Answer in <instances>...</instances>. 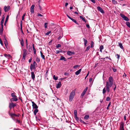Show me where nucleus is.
Segmentation results:
<instances>
[{"label": "nucleus", "mask_w": 130, "mask_h": 130, "mask_svg": "<svg viewBox=\"0 0 130 130\" xmlns=\"http://www.w3.org/2000/svg\"><path fill=\"white\" fill-rule=\"evenodd\" d=\"M64 75L66 76H68L69 75V73L65 72L64 73Z\"/></svg>", "instance_id": "52"}, {"label": "nucleus", "mask_w": 130, "mask_h": 130, "mask_svg": "<svg viewBox=\"0 0 130 130\" xmlns=\"http://www.w3.org/2000/svg\"><path fill=\"white\" fill-rule=\"evenodd\" d=\"M81 69H79V70L77 71L75 73V74L76 75H78L80 73L81 71Z\"/></svg>", "instance_id": "23"}, {"label": "nucleus", "mask_w": 130, "mask_h": 130, "mask_svg": "<svg viewBox=\"0 0 130 130\" xmlns=\"http://www.w3.org/2000/svg\"><path fill=\"white\" fill-rule=\"evenodd\" d=\"M124 123L123 122H121L120 123V130H124Z\"/></svg>", "instance_id": "6"}, {"label": "nucleus", "mask_w": 130, "mask_h": 130, "mask_svg": "<svg viewBox=\"0 0 130 130\" xmlns=\"http://www.w3.org/2000/svg\"><path fill=\"white\" fill-rule=\"evenodd\" d=\"M39 7L40 10H41V8L39 5Z\"/></svg>", "instance_id": "62"}, {"label": "nucleus", "mask_w": 130, "mask_h": 130, "mask_svg": "<svg viewBox=\"0 0 130 130\" xmlns=\"http://www.w3.org/2000/svg\"><path fill=\"white\" fill-rule=\"evenodd\" d=\"M36 61L38 63L40 61L39 58L38 57H37L36 59Z\"/></svg>", "instance_id": "34"}, {"label": "nucleus", "mask_w": 130, "mask_h": 130, "mask_svg": "<svg viewBox=\"0 0 130 130\" xmlns=\"http://www.w3.org/2000/svg\"><path fill=\"white\" fill-rule=\"evenodd\" d=\"M86 26L88 28H89L90 27V26L89 25L87 24L86 25Z\"/></svg>", "instance_id": "61"}, {"label": "nucleus", "mask_w": 130, "mask_h": 130, "mask_svg": "<svg viewBox=\"0 0 130 130\" xmlns=\"http://www.w3.org/2000/svg\"><path fill=\"white\" fill-rule=\"evenodd\" d=\"M35 7V5H33L31 7V13H33L34 12V9Z\"/></svg>", "instance_id": "15"}, {"label": "nucleus", "mask_w": 130, "mask_h": 130, "mask_svg": "<svg viewBox=\"0 0 130 130\" xmlns=\"http://www.w3.org/2000/svg\"><path fill=\"white\" fill-rule=\"evenodd\" d=\"M33 65L36 68L37 66V64L36 62L35 61H34L33 63Z\"/></svg>", "instance_id": "33"}, {"label": "nucleus", "mask_w": 130, "mask_h": 130, "mask_svg": "<svg viewBox=\"0 0 130 130\" xmlns=\"http://www.w3.org/2000/svg\"><path fill=\"white\" fill-rule=\"evenodd\" d=\"M36 67L32 64H31L30 66V69L31 71H32L33 69H35Z\"/></svg>", "instance_id": "19"}, {"label": "nucleus", "mask_w": 130, "mask_h": 130, "mask_svg": "<svg viewBox=\"0 0 130 130\" xmlns=\"http://www.w3.org/2000/svg\"><path fill=\"white\" fill-rule=\"evenodd\" d=\"M41 57L44 60H45V56L44 55H41Z\"/></svg>", "instance_id": "48"}, {"label": "nucleus", "mask_w": 130, "mask_h": 130, "mask_svg": "<svg viewBox=\"0 0 130 130\" xmlns=\"http://www.w3.org/2000/svg\"><path fill=\"white\" fill-rule=\"evenodd\" d=\"M12 119L14 121L15 120V118L13 117H11Z\"/></svg>", "instance_id": "64"}, {"label": "nucleus", "mask_w": 130, "mask_h": 130, "mask_svg": "<svg viewBox=\"0 0 130 130\" xmlns=\"http://www.w3.org/2000/svg\"><path fill=\"white\" fill-rule=\"evenodd\" d=\"M124 121H125L126 120V117L125 116H124Z\"/></svg>", "instance_id": "59"}, {"label": "nucleus", "mask_w": 130, "mask_h": 130, "mask_svg": "<svg viewBox=\"0 0 130 130\" xmlns=\"http://www.w3.org/2000/svg\"><path fill=\"white\" fill-rule=\"evenodd\" d=\"M116 55L117 56V58L119 59V58H120V55L119 54H116Z\"/></svg>", "instance_id": "50"}, {"label": "nucleus", "mask_w": 130, "mask_h": 130, "mask_svg": "<svg viewBox=\"0 0 130 130\" xmlns=\"http://www.w3.org/2000/svg\"><path fill=\"white\" fill-rule=\"evenodd\" d=\"M31 60H32L31 58V57L30 58L29 60L28 61H29V62H31Z\"/></svg>", "instance_id": "60"}, {"label": "nucleus", "mask_w": 130, "mask_h": 130, "mask_svg": "<svg viewBox=\"0 0 130 130\" xmlns=\"http://www.w3.org/2000/svg\"><path fill=\"white\" fill-rule=\"evenodd\" d=\"M88 89V87H87L85 89H84V90L83 91V92L82 93L81 96L80 97L82 98L83 97V96H84L85 94L86 93V91H87V90Z\"/></svg>", "instance_id": "5"}, {"label": "nucleus", "mask_w": 130, "mask_h": 130, "mask_svg": "<svg viewBox=\"0 0 130 130\" xmlns=\"http://www.w3.org/2000/svg\"><path fill=\"white\" fill-rule=\"evenodd\" d=\"M51 31H50L47 32V33H46V35H48L50 34L51 33Z\"/></svg>", "instance_id": "49"}, {"label": "nucleus", "mask_w": 130, "mask_h": 130, "mask_svg": "<svg viewBox=\"0 0 130 130\" xmlns=\"http://www.w3.org/2000/svg\"><path fill=\"white\" fill-rule=\"evenodd\" d=\"M20 41V43L22 46H24V42L23 39H22L21 40H19Z\"/></svg>", "instance_id": "22"}, {"label": "nucleus", "mask_w": 130, "mask_h": 130, "mask_svg": "<svg viewBox=\"0 0 130 130\" xmlns=\"http://www.w3.org/2000/svg\"><path fill=\"white\" fill-rule=\"evenodd\" d=\"M38 111V110L37 109H36L34 110V115H36V114L37 113Z\"/></svg>", "instance_id": "24"}, {"label": "nucleus", "mask_w": 130, "mask_h": 130, "mask_svg": "<svg viewBox=\"0 0 130 130\" xmlns=\"http://www.w3.org/2000/svg\"><path fill=\"white\" fill-rule=\"evenodd\" d=\"M48 24L46 22L44 23V26L45 28H46L47 27V24Z\"/></svg>", "instance_id": "41"}, {"label": "nucleus", "mask_w": 130, "mask_h": 130, "mask_svg": "<svg viewBox=\"0 0 130 130\" xmlns=\"http://www.w3.org/2000/svg\"><path fill=\"white\" fill-rule=\"evenodd\" d=\"M90 46H88L87 47L86 49V50L85 51H87L89 50V49L90 48Z\"/></svg>", "instance_id": "38"}, {"label": "nucleus", "mask_w": 130, "mask_h": 130, "mask_svg": "<svg viewBox=\"0 0 130 130\" xmlns=\"http://www.w3.org/2000/svg\"><path fill=\"white\" fill-rule=\"evenodd\" d=\"M110 98L109 97H108L106 98V100L107 101H109L110 100Z\"/></svg>", "instance_id": "43"}, {"label": "nucleus", "mask_w": 130, "mask_h": 130, "mask_svg": "<svg viewBox=\"0 0 130 130\" xmlns=\"http://www.w3.org/2000/svg\"><path fill=\"white\" fill-rule=\"evenodd\" d=\"M25 13L23 15V16H22V20H24V17L25 16Z\"/></svg>", "instance_id": "46"}, {"label": "nucleus", "mask_w": 130, "mask_h": 130, "mask_svg": "<svg viewBox=\"0 0 130 130\" xmlns=\"http://www.w3.org/2000/svg\"><path fill=\"white\" fill-rule=\"evenodd\" d=\"M104 48L103 46L102 45H101L100 47V49L103 50Z\"/></svg>", "instance_id": "47"}, {"label": "nucleus", "mask_w": 130, "mask_h": 130, "mask_svg": "<svg viewBox=\"0 0 130 130\" xmlns=\"http://www.w3.org/2000/svg\"><path fill=\"white\" fill-rule=\"evenodd\" d=\"M31 102L32 104L33 108L35 109H37L38 108V107L37 105L33 101H32Z\"/></svg>", "instance_id": "10"}, {"label": "nucleus", "mask_w": 130, "mask_h": 130, "mask_svg": "<svg viewBox=\"0 0 130 130\" xmlns=\"http://www.w3.org/2000/svg\"><path fill=\"white\" fill-rule=\"evenodd\" d=\"M31 77L33 80L35 78V75L34 72H31Z\"/></svg>", "instance_id": "17"}, {"label": "nucleus", "mask_w": 130, "mask_h": 130, "mask_svg": "<svg viewBox=\"0 0 130 130\" xmlns=\"http://www.w3.org/2000/svg\"><path fill=\"white\" fill-rule=\"evenodd\" d=\"M60 60H64L65 61L66 60V59L63 56H61V58L60 59Z\"/></svg>", "instance_id": "26"}, {"label": "nucleus", "mask_w": 130, "mask_h": 130, "mask_svg": "<svg viewBox=\"0 0 130 130\" xmlns=\"http://www.w3.org/2000/svg\"><path fill=\"white\" fill-rule=\"evenodd\" d=\"M67 54L69 56L72 55H74L75 53L74 52H72L69 51H68L67 53Z\"/></svg>", "instance_id": "13"}, {"label": "nucleus", "mask_w": 130, "mask_h": 130, "mask_svg": "<svg viewBox=\"0 0 130 130\" xmlns=\"http://www.w3.org/2000/svg\"><path fill=\"white\" fill-rule=\"evenodd\" d=\"M94 44V42L93 41H92L91 42V47L92 48L93 47Z\"/></svg>", "instance_id": "40"}, {"label": "nucleus", "mask_w": 130, "mask_h": 130, "mask_svg": "<svg viewBox=\"0 0 130 130\" xmlns=\"http://www.w3.org/2000/svg\"><path fill=\"white\" fill-rule=\"evenodd\" d=\"M20 26H21V29L22 31V32H23L22 30V21H20Z\"/></svg>", "instance_id": "36"}, {"label": "nucleus", "mask_w": 130, "mask_h": 130, "mask_svg": "<svg viewBox=\"0 0 130 130\" xmlns=\"http://www.w3.org/2000/svg\"><path fill=\"white\" fill-rule=\"evenodd\" d=\"M9 115L11 117H13V116L19 117V115H16L14 113H10L9 111L8 112Z\"/></svg>", "instance_id": "12"}, {"label": "nucleus", "mask_w": 130, "mask_h": 130, "mask_svg": "<svg viewBox=\"0 0 130 130\" xmlns=\"http://www.w3.org/2000/svg\"><path fill=\"white\" fill-rule=\"evenodd\" d=\"M112 3L114 4H117V2L115 0H112Z\"/></svg>", "instance_id": "39"}, {"label": "nucleus", "mask_w": 130, "mask_h": 130, "mask_svg": "<svg viewBox=\"0 0 130 130\" xmlns=\"http://www.w3.org/2000/svg\"><path fill=\"white\" fill-rule=\"evenodd\" d=\"M11 95L12 97H17L15 95L14 93H12L11 94Z\"/></svg>", "instance_id": "37"}, {"label": "nucleus", "mask_w": 130, "mask_h": 130, "mask_svg": "<svg viewBox=\"0 0 130 130\" xmlns=\"http://www.w3.org/2000/svg\"><path fill=\"white\" fill-rule=\"evenodd\" d=\"M4 56L7 58L8 59H10L11 58V56L9 54H5L4 55Z\"/></svg>", "instance_id": "14"}, {"label": "nucleus", "mask_w": 130, "mask_h": 130, "mask_svg": "<svg viewBox=\"0 0 130 130\" xmlns=\"http://www.w3.org/2000/svg\"><path fill=\"white\" fill-rule=\"evenodd\" d=\"M16 105L15 104H14L13 103L11 102V103H9V107L10 110L11 108L15 107Z\"/></svg>", "instance_id": "9"}, {"label": "nucleus", "mask_w": 130, "mask_h": 130, "mask_svg": "<svg viewBox=\"0 0 130 130\" xmlns=\"http://www.w3.org/2000/svg\"><path fill=\"white\" fill-rule=\"evenodd\" d=\"M61 86V84L60 82H59V83L57 84L56 88H60Z\"/></svg>", "instance_id": "18"}, {"label": "nucleus", "mask_w": 130, "mask_h": 130, "mask_svg": "<svg viewBox=\"0 0 130 130\" xmlns=\"http://www.w3.org/2000/svg\"><path fill=\"white\" fill-rule=\"evenodd\" d=\"M126 24L128 27L130 28V23L129 22H126Z\"/></svg>", "instance_id": "30"}, {"label": "nucleus", "mask_w": 130, "mask_h": 130, "mask_svg": "<svg viewBox=\"0 0 130 130\" xmlns=\"http://www.w3.org/2000/svg\"><path fill=\"white\" fill-rule=\"evenodd\" d=\"M120 16L124 20L128 21L129 20V19L126 16H125L124 14L122 13L120 14Z\"/></svg>", "instance_id": "4"}, {"label": "nucleus", "mask_w": 130, "mask_h": 130, "mask_svg": "<svg viewBox=\"0 0 130 130\" xmlns=\"http://www.w3.org/2000/svg\"><path fill=\"white\" fill-rule=\"evenodd\" d=\"M2 14V9L0 8V16H1Z\"/></svg>", "instance_id": "56"}, {"label": "nucleus", "mask_w": 130, "mask_h": 130, "mask_svg": "<svg viewBox=\"0 0 130 130\" xmlns=\"http://www.w3.org/2000/svg\"><path fill=\"white\" fill-rule=\"evenodd\" d=\"M83 40L84 42L85 46H87L86 44L87 43L88 41L87 40L85 39L84 38L83 39Z\"/></svg>", "instance_id": "20"}, {"label": "nucleus", "mask_w": 130, "mask_h": 130, "mask_svg": "<svg viewBox=\"0 0 130 130\" xmlns=\"http://www.w3.org/2000/svg\"><path fill=\"white\" fill-rule=\"evenodd\" d=\"M113 83V79L112 77L110 76L108 79V81L106 82V84L105 87L103 90V93L104 94L106 91L108 92H109L110 91V88L112 86Z\"/></svg>", "instance_id": "1"}, {"label": "nucleus", "mask_w": 130, "mask_h": 130, "mask_svg": "<svg viewBox=\"0 0 130 130\" xmlns=\"http://www.w3.org/2000/svg\"><path fill=\"white\" fill-rule=\"evenodd\" d=\"M61 45H60V44H57V45L56 46V47L57 48H59V47H61Z\"/></svg>", "instance_id": "42"}, {"label": "nucleus", "mask_w": 130, "mask_h": 130, "mask_svg": "<svg viewBox=\"0 0 130 130\" xmlns=\"http://www.w3.org/2000/svg\"><path fill=\"white\" fill-rule=\"evenodd\" d=\"M118 45L122 49H123V47L122 45V43L121 42H119L118 43Z\"/></svg>", "instance_id": "21"}, {"label": "nucleus", "mask_w": 130, "mask_h": 130, "mask_svg": "<svg viewBox=\"0 0 130 130\" xmlns=\"http://www.w3.org/2000/svg\"><path fill=\"white\" fill-rule=\"evenodd\" d=\"M0 43L2 45L3 44V43H2V42L1 39H0Z\"/></svg>", "instance_id": "53"}, {"label": "nucleus", "mask_w": 130, "mask_h": 130, "mask_svg": "<svg viewBox=\"0 0 130 130\" xmlns=\"http://www.w3.org/2000/svg\"><path fill=\"white\" fill-rule=\"evenodd\" d=\"M97 9L98 10L100 11L102 13H104V12L103 9L100 7L98 6L97 7Z\"/></svg>", "instance_id": "8"}, {"label": "nucleus", "mask_w": 130, "mask_h": 130, "mask_svg": "<svg viewBox=\"0 0 130 130\" xmlns=\"http://www.w3.org/2000/svg\"><path fill=\"white\" fill-rule=\"evenodd\" d=\"M110 104H111V102H110L109 103V104H108V106H107V109H109V107L110 106Z\"/></svg>", "instance_id": "44"}, {"label": "nucleus", "mask_w": 130, "mask_h": 130, "mask_svg": "<svg viewBox=\"0 0 130 130\" xmlns=\"http://www.w3.org/2000/svg\"><path fill=\"white\" fill-rule=\"evenodd\" d=\"M9 17V16L8 15H7V16L6 18V20H5V23L4 24V25H6V23L7 21L8 20V19Z\"/></svg>", "instance_id": "28"}, {"label": "nucleus", "mask_w": 130, "mask_h": 130, "mask_svg": "<svg viewBox=\"0 0 130 130\" xmlns=\"http://www.w3.org/2000/svg\"><path fill=\"white\" fill-rule=\"evenodd\" d=\"M67 16L70 19H71V20H72L73 22H74L76 24L78 25L79 24L76 21V20L73 19L71 17H70L68 15H67Z\"/></svg>", "instance_id": "11"}, {"label": "nucleus", "mask_w": 130, "mask_h": 130, "mask_svg": "<svg viewBox=\"0 0 130 130\" xmlns=\"http://www.w3.org/2000/svg\"><path fill=\"white\" fill-rule=\"evenodd\" d=\"M75 95V91L74 90H73L70 93L69 97V100L70 102L72 101L74 98Z\"/></svg>", "instance_id": "2"}, {"label": "nucleus", "mask_w": 130, "mask_h": 130, "mask_svg": "<svg viewBox=\"0 0 130 130\" xmlns=\"http://www.w3.org/2000/svg\"><path fill=\"white\" fill-rule=\"evenodd\" d=\"M93 3H95V0H90Z\"/></svg>", "instance_id": "58"}, {"label": "nucleus", "mask_w": 130, "mask_h": 130, "mask_svg": "<svg viewBox=\"0 0 130 130\" xmlns=\"http://www.w3.org/2000/svg\"><path fill=\"white\" fill-rule=\"evenodd\" d=\"M4 17H3L1 23V27L2 28H3V23L4 22Z\"/></svg>", "instance_id": "16"}, {"label": "nucleus", "mask_w": 130, "mask_h": 130, "mask_svg": "<svg viewBox=\"0 0 130 130\" xmlns=\"http://www.w3.org/2000/svg\"><path fill=\"white\" fill-rule=\"evenodd\" d=\"M4 43L6 46V45H8V43L7 42V41L6 40L4 41Z\"/></svg>", "instance_id": "45"}, {"label": "nucleus", "mask_w": 130, "mask_h": 130, "mask_svg": "<svg viewBox=\"0 0 130 130\" xmlns=\"http://www.w3.org/2000/svg\"><path fill=\"white\" fill-rule=\"evenodd\" d=\"M62 37H61L60 35L58 38V39H61Z\"/></svg>", "instance_id": "63"}, {"label": "nucleus", "mask_w": 130, "mask_h": 130, "mask_svg": "<svg viewBox=\"0 0 130 130\" xmlns=\"http://www.w3.org/2000/svg\"><path fill=\"white\" fill-rule=\"evenodd\" d=\"M16 121L18 123H20V121L19 120H18L17 119H16Z\"/></svg>", "instance_id": "55"}, {"label": "nucleus", "mask_w": 130, "mask_h": 130, "mask_svg": "<svg viewBox=\"0 0 130 130\" xmlns=\"http://www.w3.org/2000/svg\"><path fill=\"white\" fill-rule=\"evenodd\" d=\"M38 16H40V17H42L43 16V15L39 13L38 14Z\"/></svg>", "instance_id": "57"}, {"label": "nucleus", "mask_w": 130, "mask_h": 130, "mask_svg": "<svg viewBox=\"0 0 130 130\" xmlns=\"http://www.w3.org/2000/svg\"><path fill=\"white\" fill-rule=\"evenodd\" d=\"M74 116L76 118H77V111L76 110H74Z\"/></svg>", "instance_id": "25"}, {"label": "nucleus", "mask_w": 130, "mask_h": 130, "mask_svg": "<svg viewBox=\"0 0 130 130\" xmlns=\"http://www.w3.org/2000/svg\"><path fill=\"white\" fill-rule=\"evenodd\" d=\"M12 99L13 100V101H18V99L16 98H12Z\"/></svg>", "instance_id": "31"}, {"label": "nucleus", "mask_w": 130, "mask_h": 130, "mask_svg": "<svg viewBox=\"0 0 130 130\" xmlns=\"http://www.w3.org/2000/svg\"><path fill=\"white\" fill-rule=\"evenodd\" d=\"M23 57L21 59V61H24L25 59V57L27 54L26 50L25 49H23Z\"/></svg>", "instance_id": "3"}, {"label": "nucleus", "mask_w": 130, "mask_h": 130, "mask_svg": "<svg viewBox=\"0 0 130 130\" xmlns=\"http://www.w3.org/2000/svg\"><path fill=\"white\" fill-rule=\"evenodd\" d=\"M61 52L62 50H61L60 51L56 50V51L55 53L56 54H58V53Z\"/></svg>", "instance_id": "32"}, {"label": "nucleus", "mask_w": 130, "mask_h": 130, "mask_svg": "<svg viewBox=\"0 0 130 130\" xmlns=\"http://www.w3.org/2000/svg\"><path fill=\"white\" fill-rule=\"evenodd\" d=\"M53 78L55 80H57L58 79V77L57 76H56L55 75L53 76Z\"/></svg>", "instance_id": "35"}, {"label": "nucleus", "mask_w": 130, "mask_h": 130, "mask_svg": "<svg viewBox=\"0 0 130 130\" xmlns=\"http://www.w3.org/2000/svg\"><path fill=\"white\" fill-rule=\"evenodd\" d=\"M10 9V7L9 6H5L4 7V10L5 12H7L9 11Z\"/></svg>", "instance_id": "7"}, {"label": "nucleus", "mask_w": 130, "mask_h": 130, "mask_svg": "<svg viewBox=\"0 0 130 130\" xmlns=\"http://www.w3.org/2000/svg\"><path fill=\"white\" fill-rule=\"evenodd\" d=\"M112 70L114 72H116L117 71V69L115 68H112Z\"/></svg>", "instance_id": "54"}, {"label": "nucleus", "mask_w": 130, "mask_h": 130, "mask_svg": "<svg viewBox=\"0 0 130 130\" xmlns=\"http://www.w3.org/2000/svg\"><path fill=\"white\" fill-rule=\"evenodd\" d=\"M89 118V116L88 115H86L84 117V119L87 120Z\"/></svg>", "instance_id": "29"}, {"label": "nucleus", "mask_w": 130, "mask_h": 130, "mask_svg": "<svg viewBox=\"0 0 130 130\" xmlns=\"http://www.w3.org/2000/svg\"><path fill=\"white\" fill-rule=\"evenodd\" d=\"M80 18L83 21H84L85 23L86 22V20L83 17L81 16H80Z\"/></svg>", "instance_id": "27"}, {"label": "nucleus", "mask_w": 130, "mask_h": 130, "mask_svg": "<svg viewBox=\"0 0 130 130\" xmlns=\"http://www.w3.org/2000/svg\"><path fill=\"white\" fill-rule=\"evenodd\" d=\"M79 65H75L73 67V68L74 69H76L77 67H79Z\"/></svg>", "instance_id": "51"}]
</instances>
